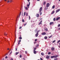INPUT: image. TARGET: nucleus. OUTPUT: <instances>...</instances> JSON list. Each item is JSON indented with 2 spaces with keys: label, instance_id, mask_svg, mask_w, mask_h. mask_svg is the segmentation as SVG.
Here are the masks:
<instances>
[{
  "label": "nucleus",
  "instance_id": "obj_52",
  "mask_svg": "<svg viewBox=\"0 0 60 60\" xmlns=\"http://www.w3.org/2000/svg\"><path fill=\"white\" fill-rule=\"evenodd\" d=\"M41 14H42V13H40V15H41Z\"/></svg>",
  "mask_w": 60,
  "mask_h": 60
},
{
  "label": "nucleus",
  "instance_id": "obj_8",
  "mask_svg": "<svg viewBox=\"0 0 60 60\" xmlns=\"http://www.w3.org/2000/svg\"><path fill=\"white\" fill-rule=\"evenodd\" d=\"M58 56L56 55L55 56H53V57L54 58H56V57H58Z\"/></svg>",
  "mask_w": 60,
  "mask_h": 60
},
{
  "label": "nucleus",
  "instance_id": "obj_20",
  "mask_svg": "<svg viewBox=\"0 0 60 60\" xmlns=\"http://www.w3.org/2000/svg\"><path fill=\"white\" fill-rule=\"evenodd\" d=\"M41 54L42 56H44V53L42 52L41 53Z\"/></svg>",
  "mask_w": 60,
  "mask_h": 60
},
{
  "label": "nucleus",
  "instance_id": "obj_22",
  "mask_svg": "<svg viewBox=\"0 0 60 60\" xmlns=\"http://www.w3.org/2000/svg\"><path fill=\"white\" fill-rule=\"evenodd\" d=\"M55 7V5H53L52 7V9H54Z\"/></svg>",
  "mask_w": 60,
  "mask_h": 60
},
{
  "label": "nucleus",
  "instance_id": "obj_30",
  "mask_svg": "<svg viewBox=\"0 0 60 60\" xmlns=\"http://www.w3.org/2000/svg\"><path fill=\"white\" fill-rule=\"evenodd\" d=\"M13 0H11L10 1V3H11V2H13Z\"/></svg>",
  "mask_w": 60,
  "mask_h": 60
},
{
  "label": "nucleus",
  "instance_id": "obj_47",
  "mask_svg": "<svg viewBox=\"0 0 60 60\" xmlns=\"http://www.w3.org/2000/svg\"><path fill=\"white\" fill-rule=\"evenodd\" d=\"M26 23L24 24V26H26Z\"/></svg>",
  "mask_w": 60,
  "mask_h": 60
},
{
  "label": "nucleus",
  "instance_id": "obj_45",
  "mask_svg": "<svg viewBox=\"0 0 60 60\" xmlns=\"http://www.w3.org/2000/svg\"><path fill=\"white\" fill-rule=\"evenodd\" d=\"M54 60H57V59H54Z\"/></svg>",
  "mask_w": 60,
  "mask_h": 60
},
{
  "label": "nucleus",
  "instance_id": "obj_57",
  "mask_svg": "<svg viewBox=\"0 0 60 60\" xmlns=\"http://www.w3.org/2000/svg\"><path fill=\"white\" fill-rule=\"evenodd\" d=\"M20 15H19V17H18L19 18V17H20Z\"/></svg>",
  "mask_w": 60,
  "mask_h": 60
},
{
  "label": "nucleus",
  "instance_id": "obj_62",
  "mask_svg": "<svg viewBox=\"0 0 60 60\" xmlns=\"http://www.w3.org/2000/svg\"><path fill=\"white\" fill-rule=\"evenodd\" d=\"M40 19H42V18Z\"/></svg>",
  "mask_w": 60,
  "mask_h": 60
},
{
  "label": "nucleus",
  "instance_id": "obj_59",
  "mask_svg": "<svg viewBox=\"0 0 60 60\" xmlns=\"http://www.w3.org/2000/svg\"><path fill=\"white\" fill-rule=\"evenodd\" d=\"M20 15H21V13H20V14H19V15H20Z\"/></svg>",
  "mask_w": 60,
  "mask_h": 60
},
{
  "label": "nucleus",
  "instance_id": "obj_13",
  "mask_svg": "<svg viewBox=\"0 0 60 60\" xmlns=\"http://www.w3.org/2000/svg\"><path fill=\"white\" fill-rule=\"evenodd\" d=\"M37 17V18H38L39 17V14H37L36 15Z\"/></svg>",
  "mask_w": 60,
  "mask_h": 60
},
{
  "label": "nucleus",
  "instance_id": "obj_15",
  "mask_svg": "<svg viewBox=\"0 0 60 60\" xmlns=\"http://www.w3.org/2000/svg\"><path fill=\"white\" fill-rule=\"evenodd\" d=\"M34 54H36L37 53L36 51H35L34 50Z\"/></svg>",
  "mask_w": 60,
  "mask_h": 60
},
{
  "label": "nucleus",
  "instance_id": "obj_6",
  "mask_svg": "<svg viewBox=\"0 0 60 60\" xmlns=\"http://www.w3.org/2000/svg\"><path fill=\"white\" fill-rule=\"evenodd\" d=\"M49 57H50V56H46V58L47 59H49Z\"/></svg>",
  "mask_w": 60,
  "mask_h": 60
},
{
  "label": "nucleus",
  "instance_id": "obj_1",
  "mask_svg": "<svg viewBox=\"0 0 60 60\" xmlns=\"http://www.w3.org/2000/svg\"><path fill=\"white\" fill-rule=\"evenodd\" d=\"M30 0H27V1L28 2H29V4L27 5V7L28 8H29V6H30V2H29L30 1Z\"/></svg>",
  "mask_w": 60,
  "mask_h": 60
},
{
  "label": "nucleus",
  "instance_id": "obj_10",
  "mask_svg": "<svg viewBox=\"0 0 60 60\" xmlns=\"http://www.w3.org/2000/svg\"><path fill=\"white\" fill-rule=\"evenodd\" d=\"M42 22V20H41V21L39 23V24H38L39 25H41V24H42V23H41Z\"/></svg>",
  "mask_w": 60,
  "mask_h": 60
},
{
  "label": "nucleus",
  "instance_id": "obj_19",
  "mask_svg": "<svg viewBox=\"0 0 60 60\" xmlns=\"http://www.w3.org/2000/svg\"><path fill=\"white\" fill-rule=\"evenodd\" d=\"M46 1H45L44 2L43 4H44V5H45V4H46Z\"/></svg>",
  "mask_w": 60,
  "mask_h": 60
},
{
  "label": "nucleus",
  "instance_id": "obj_32",
  "mask_svg": "<svg viewBox=\"0 0 60 60\" xmlns=\"http://www.w3.org/2000/svg\"><path fill=\"white\" fill-rule=\"evenodd\" d=\"M52 35L49 36V38H51V37H52Z\"/></svg>",
  "mask_w": 60,
  "mask_h": 60
},
{
  "label": "nucleus",
  "instance_id": "obj_5",
  "mask_svg": "<svg viewBox=\"0 0 60 60\" xmlns=\"http://www.w3.org/2000/svg\"><path fill=\"white\" fill-rule=\"evenodd\" d=\"M42 7H41V8H40V9H39V11L40 12H41V11H42Z\"/></svg>",
  "mask_w": 60,
  "mask_h": 60
},
{
  "label": "nucleus",
  "instance_id": "obj_16",
  "mask_svg": "<svg viewBox=\"0 0 60 60\" xmlns=\"http://www.w3.org/2000/svg\"><path fill=\"white\" fill-rule=\"evenodd\" d=\"M60 18V17H58L56 18V19L57 20H58V19H59Z\"/></svg>",
  "mask_w": 60,
  "mask_h": 60
},
{
  "label": "nucleus",
  "instance_id": "obj_64",
  "mask_svg": "<svg viewBox=\"0 0 60 60\" xmlns=\"http://www.w3.org/2000/svg\"><path fill=\"white\" fill-rule=\"evenodd\" d=\"M59 1H60V0H59Z\"/></svg>",
  "mask_w": 60,
  "mask_h": 60
},
{
  "label": "nucleus",
  "instance_id": "obj_3",
  "mask_svg": "<svg viewBox=\"0 0 60 60\" xmlns=\"http://www.w3.org/2000/svg\"><path fill=\"white\" fill-rule=\"evenodd\" d=\"M49 3H47L46 5V7H49Z\"/></svg>",
  "mask_w": 60,
  "mask_h": 60
},
{
  "label": "nucleus",
  "instance_id": "obj_35",
  "mask_svg": "<svg viewBox=\"0 0 60 60\" xmlns=\"http://www.w3.org/2000/svg\"><path fill=\"white\" fill-rule=\"evenodd\" d=\"M26 15V12H25L24 14V16Z\"/></svg>",
  "mask_w": 60,
  "mask_h": 60
},
{
  "label": "nucleus",
  "instance_id": "obj_50",
  "mask_svg": "<svg viewBox=\"0 0 60 60\" xmlns=\"http://www.w3.org/2000/svg\"><path fill=\"white\" fill-rule=\"evenodd\" d=\"M8 57L7 56H6L5 57V58H7Z\"/></svg>",
  "mask_w": 60,
  "mask_h": 60
},
{
  "label": "nucleus",
  "instance_id": "obj_36",
  "mask_svg": "<svg viewBox=\"0 0 60 60\" xmlns=\"http://www.w3.org/2000/svg\"><path fill=\"white\" fill-rule=\"evenodd\" d=\"M22 22H25L24 21V19H22Z\"/></svg>",
  "mask_w": 60,
  "mask_h": 60
},
{
  "label": "nucleus",
  "instance_id": "obj_51",
  "mask_svg": "<svg viewBox=\"0 0 60 60\" xmlns=\"http://www.w3.org/2000/svg\"><path fill=\"white\" fill-rule=\"evenodd\" d=\"M11 60H13V59L12 58H11Z\"/></svg>",
  "mask_w": 60,
  "mask_h": 60
},
{
  "label": "nucleus",
  "instance_id": "obj_63",
  "mask_svg": "<svg viewBox=\"0 0 60 60\" xmlns=\"http://www.w3.org/2000/svg\"><path fill=\"white\" fill-rule=\"evenodd\" d=\"M5 1H6V0H5Z\"/></svg>",
  "mask_w": 60,
  "mask_h": 60
},
{
  "label": "nucleus",
  "instance_id": "obj_38",
  "mask_svg": "<svg viewBox=\"0 0 60 60\" xmlns=\"http://www.w3.org/2000/svg\"><path fill=\"white\" fill-rule=\"evenodd\" d=\"M18 15H17L16 17V19H18Z\"/></svg>",
  "mask_w": 60,
  "mask_h": 60
},
{
  "label": "nucleus",
  "instance_id": "obj_29",
  "mask_svg": "<svg viewBox=\"0 0 60 60\" xmlns=\"http://www.w3.org/2000/svg\"><path fill=\"white\" fill-rule=\"evenodd\" d=\"M19 39H20V40H21V39H22V37H19Z\"/></svg>",
  "mask_w": 60,
  "mask_h": 60
},
{
  "label": "nucleus",
  "instance_id": "obj_55",
  "mask_svg": "<svg viewBox=\"0 0 60 60\" xmlns=\"http://www.w3.org/2000/svg\"><path fill=\"white\" fill-rule=\"evenodd\" d=\"M9 49H10L9 48L8 49V50H9Z\"/></svg>",
  "mask_w": 60,
  "mask_h": 60
},
{
  "label": "nucleus",
  "instance_id": "obj_21",
  "mask_svg": "<svg viewBox=\"0 0 60 60\" xmlns=\"http://www.w3.org/2000/svg\"><path fill=\"white\" fill-rule=\"evenodd\" d=\"M47 37L45 36V37L44 38L45 39H47Z\"/></svg>",
  "mask_w": 60,
  "mask_h": 60
},
{
  "label": "nucleus",
  "instance_id": "obj_17",
  "mask_svg": "<svg viewBox=\"0 0 60 60\" xmlns=\"http://www.w3.org/2000/svg\"><path fill=\"white\" fill-rule=\"evenodd\" d=\"M19 53V52H16L15 53V55H17Z\"/></svg>",
  "mask_w": 60,
  "mask_h": 60
},
{
  "label": "nucleus",
  "instance_id": "obj_31",
  "mask_svg": "<svg viewBox=\"0 0 60 60\" xmlns=\"http://www.w3.org/2000/svg\"><path fill=\"white\" fill-rule=\"evenodd\" d=\"M56 41V40H55L52 42V43H54V42H55Z\"/></svg>",
  "mask_w": 60,
  "mask_h": 60
},
{
  "label": "nucleus",
  "instance_id": "obj_54",
  "mask_svg": "<svg viewBox=\"0 0 60 60\" xmlns=\"http://www.w3.org/2000/svg\"><path fill=\"white\" fill-rule=\"evenodd\" d=\"M15 49L16 50V51H17V48H16Z\"/></svg>",
  "mask_w": 60,
  "mask_h": 60
},
{
  "label": "nucleus",
  "instance_id": "obj_37",
  "mask_svg": "<svg viewBox=\"0 0 60 60\" xmlns=\"http://www.w3.org/2000/svg\"><path fill=\"white\" fill-rule=\"evenodd\" d=\"M53 21H55V20H56V18H54L53 19Z\"/></svg>",
  "mask_w": 60,
  "mask_h": 60
},
{
  "label": "nucleus",
  "instance_id": "obj_9",
  "mask_svg": "<svg viewBox=\"0 0 60 60\" xmlns=\"http://www.w3.org/2000/svg\"><path fill=\"white\" fill-rule=\"evenodd\" d=\"M51 49L52 51H54V48L53 47H52Z\"/></svg>",
  "mask_w": 60,
  "mask_h": 60
},
{
  "label": "nucleus",
  "instance_id": "obj_12",
  "mask_svg": "<svg viewBox=\"0 0 60 60\" xmlns=\"http://www.w3.org/2000/svg\"><path fill=\"white\" fill-rule=\"evenodd\" d=\"M21 42V40H20L19 41H18V45H19V44H20V42Z\"/></svg>",
  "mask_w": 60,
  "mask_h": 60
},
{
  "label": "nucleus",
  "instance_id": "obj_28",
  "mask_svg": "<svg viewBox=\"0 0 60 60\" xmlns=\"http://www.w3.org/2000/svg\"><path fill=\"white\" fill-rule=\"evenodd\" d=\"M60 42V40H58V42H57V43H59V42Z\"/></svg>",
  "mask_w": 60,
  "mask_h": 60
},
{
  "label": "nucleus",
  "instance_id": "obj_44",
  "mask_svg": "<svg viewBox=\"0 0 60 60\" xmlns=\"http://www.w3.org/2000/svg\"><path fill=\"white\" fill-rule=\"evenodd\" d=\"M11 53H12V52H11L10 54H9V55H11Z\"/></svg>",
  "mask_w": 60,
  "mask_h": 60
},
{
  "label": "nucleus",
  "instance_id": "obj_33",
  "mask_svg": "<svg viewBox=\"0 0 60 60\" xmlns=\"http://www.w3.org/2000/svg\"><path fill=\"white\" fill-rule=\"evenodd\" d=\"M28 13H26V16H28Z\"/></svg>",
  "mask_w": 60,
  "mask_h": 60
},
{
  "label": "nucleus",
  "instance_id": "obj_14",
  "mask_svg": "<svg viewBox=\"0 0 60 60\" xmlns=\"http://www.w3.org/2000/svg\"><path fill=\"white\" fill-rule=\"evenodd\" d=\"M54 22H51L50 23V25H52V24H53V23Z\"/></svg>",
  "mask_w": 60,
  "mask_h": 60
},
{
  "label": "nucleus",
  "instance_id": "obj_26",
  "mask_svg": "<svg viewBox=\"0 0 60 60\" xmlns=\"http://www.w3.org/2000/svg\"><path fill=\"white\" fill-rule=\"evenodd\" d=\"M7 34V33H5L4 34V35H5L6 36V35Z\"/></svg>",
  "mask_w": 60,
  "mask_h": 60
},
{
  "label": "nucleus",
  "instance_id": "obj_2",
  "mask_svg": "<svg viewBox=\"0 0 60 60\" xmlns=\"http://www.w3.org/2000/svg\"><path fill=\"white\" fill-rule=\"evenodd\" d=\"M40 30L38 31L37 34H35L36 37H37V36H38V33H39V32H40Z\"/></svg>",
  "mask_w": 60,
  "mask_h": 60
},
{
  "label": "nucleus",
  "instance_id": "obj_24",
  "mask_svg": "<svg viewBox=\"0 0 60 60\" xmlns=\"http://www.w3.org/2000/svg\"><path fill=\"white\" fill-rule=\"evenodd\" d=\"M54 12L55 11H52V13L51 14H53V13H54Z\"/></svg>",
  "mask_w": 60,
  "mask_h": 60
},
{
  "label": "nucleus",
  "instance_id": "obj_27",
  "mask_svg": "<svg viewBox=\"0 0 60 60\" xmlns=\"http://www.w3.org/2000/svg\"><path fill=\"white\" fill-rule=\"evenodd\" d=\"M19 57L20 58H21L22 57V55H20Z\"/></svg>",
  "mask_w": 60,
  "mask_h": 60
},
{
  "label": "nucleus",
  "instance_id": "obj_40",
  "mask_svg": "<svg viewBox=\"0 0 60 60\" xmlns=\"http://www.w3.org/2000/svg\"><path fill=\"white\" fill-rule=\"evenodd\" d=\"M29 20L30 19V16H29Z\"/></svg>",
  "mask_w": 60,
  "mask_h": 60
},
{
  "label": "nucleus",
  "instance_id": "obj_11",
  "mask_svg": "<svg viewBox=\"0 0 60 60\" xmlns=\"http://www.w3.org/2000/svg\"><path fill=\"white\" fill-rule=\"evenodd\" d=\"M24 8L25 10H28V8L27 7L25 6Z\"/></svg>",
  "mask_w": 60,
  "mask_h": 60
},
{
  "label": "nucleus",
  "instance_id": "obj_49",
  "mask_svg": "<svg viewBox=\"0 0 60 60\" xmlns=\"http://www.w3.org/2000/svg\"><path fill=\"white\" fill-rule=\"evenodd\" d=\"M35 41H37V39H35Z\"/></svg>",
  "mask_w": 60,
  "mask_h": 60
},
{
  "label": "nucleus",
  "instance_id": "obj_23",
  "mask_svg": "<svg viewBox=\"0 0 60 60\" xmlns=\"http://www.w3.org/2000/svg\"><path fill=\"white\" fill-rule=\"evenodd\" d=\"M51 54V52H48V55H50V54Z\"/></svg>",
  "mask_w": 60,
  "mask_h": 60
},
{
  "label": "nucleus",
  "instance_id": "obj_58",
  "mask_svg": "<svg viewBox=\"0 0 60 60\" xmlns=\"http://www.w3.org/2000/svg\"><path fill=\"white\" fill-rule=\"evenodd\" d=\"M40 0H37V1H40Z\"/></svg>",
  "mask_w": 60,
  "mask_h": 60
},
{
  "label": "nucleus",
  "instance_id": "obj_39",
  "mask_svg": "<svg viewBox=\"0 0 60 60\" xmlns=\"http://www.w3.org/2000/svg\"><path fill=\"white\" fill-rule=\"evenodd\" d=\"M58 26V27H59V26H60V24H59Z\"/></svg>",
  "mask_w": 60,
  "mask_h": 60
},
{
  "label": "nucleus",
  "instance_id": "obj_61",
  "mask_svg": "<svg viewBox=\"0 0 60 60\" xmlns=\"http://www.w3.org/2000/svg\"><path fill=\"white\" fill-rule=\"evenodd\" d=\"M15 41H16V40H15V42H14V43H15Z\"/></svg>",
  "mask_w": 60,
  "mask_h": 60
},
{
  "label": "nucleus",
  "instance_id": "obj_43",
  "mask_svg": "<svg viewBox=\"0 0 60 60\" xmlns=\"http://www.w3.org/2000/svg\"><path fill=\"white\" fill-rule=\"evenodd\" d=\"M36 48H34V50H36Z\"/></svg>",
  "mask_w": 60,
  "mask_h": 60
},
{
  "label": "nucleus",
  "instance_id": "obj_42",
  "mask_svg": "<svg viewBox=\"0 0 60 60\" xmlns=\"http://www.w3.org/2000/svg\"><path fill=\"white\" fill-rule=\"evenodd\" d=\"M21 28H22V27L21 26L19 27V29H21Z\"/></svg>",
  "mask_w": 60,
  "mask_h": 60
},
{
  "label": "nucleus",
  "instance_id": "obj_53",
  "mask_svg": "<svg viewBox=\"0 0 60 60\" xmlns=\"http://www.w3.org/2000/svg\"><path fill=\"white\" fill-rule=\"evenodd\" d=\"M25 53L26 54V53H27V52H26V51H25Z\"/></svg>",
  "mask_w": 60,
  "mask_h": 60
},
{
  "label": "nucleus",
  "instance_id": "obj_48",
  "mask_svg": "<svg viewBox=\"0 0 60 60\" xmlns=\"http://www.w3.org/2000/svg\"><path fill=\"white\" fill-rule=\"evenodd\" d=\"M39 46V45H37V47H38V46Z\"/></svg>",
  "mask_w": 60,
  "mask_h": 60
},
{
  "label": "nucleus",
  "instance_id": "obj_4",
  "mask_svg": "<svg viewBox=\"0 0 60 60\" xmlns=\"http://www.w3.org/2000/svg\"><path fill=\"white\" fill-rule=\"evenodd\" d=\"M46 34V33L45 32H43V33H42L41 34L42 35H45Z\"/></svg>",
  "mask_w": 60,
  "mask_h": 60
},
{
  "label": "nucleus",
  "instance_id": "obj_46",
  "mask_svg": "<svg viewBox=\"0 0 60 60\" xmlns=\"http://www.w3.org/2000/svg\"><path fill=\"white\" fill-rule=\"evenodd\" d=\"M40 60H43L42 59V58H40Z\"/></svg>",
  "mask_w": 60,
  "mask_h": 60
},
{
  "label": "nucleus",
  "instance_id": "obj_41",
  "mask_svg": "<svg viewBox=\"0 0 60 60\" xmlns=\"http://www.w3.org/2000/svg\"><path fill=\"white\" fill-rule=\"evenodd\" d=\"M48 9V8H46V7H45V9H46V10H47V9Z\"/></svg>",
  "mask_w": 60,
  "mask_h": 60
},
{
  "label": "nucleus",
  "instance_id": "obj_34",
  "mask_svg": "<svg viewBox=\"0 0 60 60\" xmlns=\"http://www.w3.org/2000/svg\"><path fill=\"white\" fill-rule=\"evenodd\" d=\"M10 0H8L7 1L8 3H10Z\"/></svg>",
  "mask_w": 60,
  "mask_h": 60
},
{
  "label": "nucleus",
  "instance_id": "obj_56",
  "mask_svg": "<svg viewBox=\"0 0 60 60\" xmlns=\"http://www.w3.org/2000/svg\"><path fill=\"white\" fill-rule=\"evenodd\" d=\"M35 43H36V42H34V44H35Z\"/></svg>",
  "mask_w": 60,
  "mask_h": 60
},
{
  "label": "nucleus",
  "instance_id": "obj_18",
  "mask_svg": "<svg viewBox=\"0 0 60 60\" xmlns=\"http://www.w3.org/2000/svg\"><path fill=\"white\" fill-rule=\"evenodd\" d=\"M44 30H45V31H47L48 30V29H47V28L45 29Z\"/></svg>",
  "mask_w": 60,
  "mask_h": 60
},
{
  "label": "nucleus",
  "instance_id": "obj_25",
  "mask_svg": "<svg viewBox=\"0 0 60 60\" xmlns=\"http://www.w3.org/2000/svg\"><path fill=\"white\" fill-rule=\"evenodd\" d=\"M54 56H51L50 57V58H54Z\"/></svg>",
  "mask_w": 60,
  "mask_h": 60
},
{
  "label": "nucleus",
  "instance_id": "obj_60",
  "mask_svg": "<svg viewBox=\"0 0 60 60\" xmlns=\"http://www.w3.org/2000/svg\"><path fill=\"white\" fill-rule=\"evenodd\" d=\"M5 39H6V38H5V41H6V40H5Z\"/></svg>",
  "mask_w": 60,
  "mask_h": 60
},
{
  "label": "nucleus",
  "instance_id": "obj_7",
  "mask_svg": "<svg viewBox=\"0 0 60 60\" xmlns=\"http://www.w3.org/2000/svg\"><path fill=\"white\" fill-rule=\"evenodd\" d=\"M60 11V9H59L56 11V13H57V12H58L59 11Z\"/></svg>",
  "mask_w": 60,
  "mask_h": 60
}]
</instances>
